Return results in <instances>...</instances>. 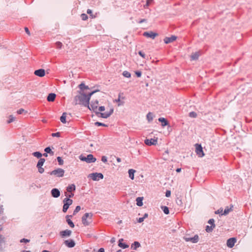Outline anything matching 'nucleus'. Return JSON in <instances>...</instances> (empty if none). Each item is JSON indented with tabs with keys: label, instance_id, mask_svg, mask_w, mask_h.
Here are the masks:
<instances>
[{
	"label": "nucleus",
	"instance_id": "dca6fc26",
	"mask_svg": "<svg viewBox=\"0 0 252 252\" xmlns=\"http://www.w3.org/2000/svg\"><path fill=\"white\" fill-rule=\"evenodd\" d=\"M177 38V37L174 35H172L171 37H166L164 39V42L166 44L171 43L175 41Z\"/></svg>",
	"mask_w": 252,
	"mask_h": 252
},
{
	"label": "nucleus",
	"instance_id": "2eb2a0df",
	"mask_svg": "<svg viewBox=\"0 0 252 252\" xmlns=\"http://www.w3.org/2000/svg\"><path fill=\"white\" fill-rule=\"evenodd\" d=\"M34 74L39 77H43L45 75V71L44 69H39L34 71Z\"/></svg>",
	"mask_w": 252,
	"mask_h": 252
},
{
	"label": "nucleus",
	"instance_id": "6ab92c4d",
	"mask_svg": "<svg viewBox=\"0 0 252 252\" xmlns=\"http://www.w3.org/2000/svg\"><path fill=\"white\" fill-rule=\"evenodd\" d=\"M201 55L200 51L192 53L190 58L192 60H196L198 59V57Z\"/></svg>",
	"mask_w": 252,
	"mask_h": 252
},
{
	"label": "nucleus",
	"instance_id": "f03ea898",
	"mask_svg": "<svg viewBox=\"0 0 252 252\" xmlns=\"http://www.w3.org/2000/svg\"><path fill=\"white\" fill-rule=\"evenodd\" d=\"M98 101L97 100H95L94 101H92L91 103L90 104V106L89 105L88 108L94 112H95L97 115H100V117L103 118H107L109 117L110 115V112H105V113H99L97 112L98 109Z\"/></svg>",
	"mask_w": 252,
	"mask_h": 252
},
{
	"label": "nucleus",
	"instance_id": "3c124183",
	"mask_svg": "<svg viewBox=\"0 0 252 252\" xmlns=\"http://www.w3.org/2000/svg\"><path fill=\"white\" fill-rule=\"evenodd\" d=\"M105 110V107L104 106H100L98 107L97 112L103 111Z\"/></svg>",
	"mask_w": 252,
	"mask_h": 252
},
{
	"label": "nucleus",
	"instance_id": "c756f323",
	"mask_svg": "<svg viewBox=\"0 0 252 252\" xmlns=\"http://www.w3.org/2000/svg\"><path fill=\"white\" fill-rule=\"evenodd\" d=\"M147 119L149 122H151L153 119V114L151 112H149L147 115Z\"/></svg>",
	"mask_w": 252,
	"mask_h": 252
},
{
	"label": "nucleus",
	"instance_id": "f704fd0d",
	"mask_svg": "<svg viewBox=\"0 0 252 252\" xmlns=\"http://www.w3.org/2000/svg\"><path fill=\"white\" fill-rule=\"evenodd\" d=\"M65 196L66 197V198H69L72 197L74 196V194L71 192H68V193L65 192Z\"/></svg>",
	"mask_w": 252,
	"mask_h": 252
},
{
	"label": "nucleus",
	"instance_id": "0eeeda50",
	"mask_svg": "<svg viewBox=\"0 0 252 252\" xmlns=\"http://www.w3.org/2000/svg\"><path fill=\"white\" fill-rule=\"evenodd\" d=\"M125 97L123 96V93H119L118 98L113 100L114 102L118 103V106H121L124 104L123 100Z\"/></svg>",
	"mask_w": 252,
	"mask_h": 252
},
{
	"label": "nucleus",
	"instance_id": "a211bd4d",
	"mask_svg": "<svg viewBox=\"0 0 252 252\" xmlns=\"http://www.w3.org/2000/svg\"><path fill=\"white\" fill-rule=\"evenodd\" d=\"M71 231L66 229L63 231H62L60 232V235L62 237H65L67 236H69L71 234Z\"/></svg>",
	"mask_w": 252,
	"mask_h": 252
},
{
	"label": "nucleus",
	"instance_id": "f8f14e48",
	"mask_svg": "<svg viewBox=\"0 0 252 252\" xmlns=\"http://www.w3.org/2000/svg\"><path fill=\"white\" fill-rule=\"evenodd\" d=\"M157 138H151L150 139H146L145 140V143L148 146L156 145L157 144Z\"/></svg>",
	"mask_w": 252,
	"mask_h": 252
},
{
	"label": "nucleus",
	"instance_id": "6e6552de",
	"mask_svg": "<svg viewBox=\"0 0 252 252\" xmlns=\"http://www.w3.org/2000/svg\"><path fill=\"white\" fill-rule=\"evenodd\" d=\"M89 177L94 181L98 180L100 179H103V176L101 173H94L89 175Z\"/></svg>",
	"mask_w": 252,
	"mask_h": 252
},
{
	"label": "nucleus",
	"instance_id": "680f3d73",
	"mask_svg": "<svg viewBox=\"0 0 252 252\" xmlns=\"http://www.w3.org/2000/svg\"><path fill=\"white\" fill-rule=\"evenodd\" d=\"M144 219L142 217V218H140L138 220V222H139V223H141V222H143L144 221Z\"/></svg>",
	"mask_w": 252,
	"mask_h": 252
},
{
	"label": "nucleus",
	"instance_id": "b1692460",
	"mask_svg": "<svg viewBox=\"0 0 252 252\" xmlns=\"http://www.w3.org/2000/svg\"><path fill=\"white\" fill-rule=\"evenodd\" d=\"M135 172V170H134V169H129L128 170V174H129V177L131 179V180H133L134 179V173Z\"/></svg>",
	"mask_w": 252,
	"mask_h": 252
},
{
	"label": "nucleus",
	"instance_id": "de8ad7c7",
	"mask_svg": "<svg viewBox=\"0 0 252 252\" xmlns=\"http://www.w3.org/2000/svg\"><path fill=\"white\" fill-rule=\"evenodd\" d=\"M138 54L141 57H142L143 59H145V57H146L145 54L143 52H142L141 51H140L138 52Z\"/></svg>",
	"mask_w": 252,
	"mask_h": 252
},
{
	"label": "nucleus",
	"instance_id": "7ed1b4c3",
	"mask_svg": "<svg viewBox=\"0 0 252 252\" xmlns=\"http://www.w3.org/2000/svg\"><path fill=\"white\" fill-rule=\"evenodd\" d=\"M93 214L87 213L82 218V222L85 226L90 225L92 222Z\"/></svg>",
	"mask_w": 252,
	"mask_h": 252
},
{
	"label": "nucleus",
	"instance_id": "bf43d9fd",
	"mask_svg": "<svg viewBox=\"0 0 252 252\" xmlns=\"http://www.w3.org/2000/svg\"><path fill=\"white\" fill-rule=\"evenodd\" d=\"M52 136L53 137H55V136L59 137L60 136V133L59 132L53 133L52 134Z\"/></svg>",
	"mask_w": 252,
	"mask_h": 252
},
{
	"label": "nucleus",
	"instance_id": "4d7b16f0",
	"mask_svg": "<svg viewBox=\"0 0 252 252\" xmlns=\"http://www.w3.org/2000/svg\"><path fill=\"white\" fill-rule=\"evenodd\" d=\"M171 195V192L170 190H167L165 193V196L167 197H170Z\"/></svg>",
	"mask_w": 252,
	"mask_h": 252
},
{
	"label": "nucleus",
	"instance_id": "6e6d98bb",
	"mask_svg": "<svg viewBox=\"0 0 252 252\" xmlns=\"http://www.w3.org/2000/svg\"><path fill=\"white\" fill-rule=\"evenodd\" d=\"M30 242V240L27 239H25V238H23V239H21L20 240V242L21 243H22V242L28 243V242Z\"/></svg>",
	"mask_w": 252,
	"mask_h": 252
},
{
	"label": "nucleus",
	"instance_id": "20e7f679",
	"mask_svg": "<svg viewBox=\"0 0 252 252\" xmlns=\"http://www.w3.org/2000/svg\"><path fill=\"white\" fill-rule=\"evenodd\" d=\"M80 159L82 161H85L88 163L94 162L96 161V158L92 154L88 155L86 157L81 156Z\"/></svg>",
	"mask_w": 252,
	"mask_h": 252
},
{
	"label": "nucleus",
	"instance_id": "393cba45",
	"mask_svg": "<svg viewBox=\"0 0 252 252\" xmlns=\"http://www.w3.org/2000/svg\"><path fill=\"white\" fill-rule=\"evenodd\" d=\"M140 247V244L137 241L134 242L131 245V248L134 250H136L137 248H139Z\"/></svg>",
	"mask_w": 252,
	"mask_h": 252
},
{
	"label": "nucleus",
	"instance_id": "aec40b11",
	"mask_svg": "<svg viewBox=\"0 0 252 252\" xmlns=\"http://www.w3.org/2000/svg\"><path fill=\"white\" fill-rule=\"evenodd\" d=\"M64 243L69 248H72L75 245L74 242L72 240H66Z\"/></svg>",
	"mask_w": 252,
	"mask_h": 252
},
{
	"label": "nucleus",
	"instance_id": "338daca9",
	"mask_svg": "<svg viewBox=\"0 0 252 252\" xmlns=\"http://www.w3.org/2000/svg\"><path fill=\"white\" fill-rule=\"evenodd\" d=\"M87 12L89 14H91L92 13V11L91 9H88Z\"/></svg>",
	"mask_w": 252,
	"mask_h": 252
},
{
	"label": "nucleus",
	"instance_id": "72a5a7b5",
	"mask_svg": "<svg viewBox=\"0 0 252 252\" xmlns=\"http://www.w3.org/2000/svg\"><path fill=\"white\" fill-rule=\"evenodd\" d=\"M32 155H33L34 157H36V158H41V156H42V154H41V153H40V152H34V153H33Z\"/></svg>",
	"mask_w": 252,
	"mask_h": 252
},
{
	"label": "nucleus",
	"instance_id": "603ef678",
	"mask_svg": "<svg viewBox=\"0 0 252 252\" xmlns=\"http://www.w3.org/2000/svg\"><path fill=\"white\" fill-rule=\"evenodd\" d=\"M101 160L103 162H106L107 161V158L105 156H102L101 158Z\"/></svg>",
	"mask_w": 252,
	"mask_h": 252
},
{
	"label": "nucleus",
	"instance_id": "5fc2aeb1",
	"mask_svg": "<svg viewBox=\"0 0 252 252\" xmlns=\"http://www.w3.org/2000/svg\"><path fill=\"white\" fill-rule=\"evenodd\" d=\"M135 74L138 77H140L142 75L141 72L139 71H136Z\"/></svg>",
	"mask_w": 252,
	"mask_h": 252
},
{
	"label": "nucleus",
	"instance_id": "5701e85b",
	"mask_svg": "<svg viewBox=\"0 0 252 252\" xmlns=\"http://www.w3.org/2000/svg\"><path fill=\"white\" fill-rule=\"evenodd\" d=\"M76 189V187L75 185L71 184L69 185L67 188L66 190L67 192H72V191H74Z\"/></svg>",
	"mask_w": 252,
	"mask_h": 252
},
{
	"label": "nucleus",
	"instance_id": "09e8293b",
	"mask_svg": "<svg viewBox=\"0 0 252 252\" xmlns=\"http://www.w3.org/2000/svg\"><path fill=\"white\" fill-rule=\"evenodd\" d=\"M81 18L83 20H86L88 19V16L85 14H82L81 15Z\"/></svg>",
	"mask_w": 252,
	"mask_h": 252
},
{
	"label": "nucleus",
	"instance_id": "4be33fe9",
	"mask_svg": "<svg viewBox=\"0 0 252 252\" xmlns=\"http://www.w3.org/2000/svg\"><path fill=\"white\" fill-rule=\"evenodd\" d=\"M158 120L161 123V126L162 127H164L168 125V121L164 118H159Z\"/></svg>",
	"mask_w": 252,
	"mask_h": 252
},
{
	"label": "nucleus",
	"instance_id": "58836bf2",
	"mask_svg": "<svg viewBox=\"0 0 252 252\" xmlns=\"http://www.w3.org/2000/svg\"><path fill=\"white\" fill-rule=\"evenodd\" d=\"M208 223L210 224L213 227H215V220L213 219H210L208 221Z\"/></svg>",
	"mask_w": 252,
	"mask_h": 252
},
{
	"label": "nucleus",
	"instance_id": "37998d69",
	"mask_svg": "<svg viewBox=\"0 0 252 252\" xmlns=\"http://www.w3.org/2000/svg\"><path fill=\"white\" fill-rule=\"evenodd\" d=\"M231 210V208H228V207H227L226 208H225V209H224V212L222 214L223 215H227V214L229 213V212Z\"/></svg>",
	"mask_w": 252,
	"mask_h": 252
},
{
	"label": "nucleus",
	"instance_id": "4468645a",
	"mask_svg": "<svg viewBox=\"0 0 252 252\" xmlns=\"http://www.w3.org/2000/svg\"><path fill=\"white\" fill-rule=\"evenodd\" d=\"M236 242V239L235 238H231L227 240L226 244L228 247L231 248L234 246Z\"/></svg>",
	"mask_w": 252,
	"mask_h": 252
},
{
	"label": "nucleus",
	"instance_id": "774afa93",
	"mask_svg": "<svg viewBox=\"0 0 252 252\" xmlns=\"http://www.w3.org/2000/svg\"><path fill=\"white\" fill-rule=\"evenodd\" d=\"M148 216V214L147 213H145L143 216V217H142L143 218H144V219H145V218H147Z\"/></svg>",
	"mask_w": 252,
	"mask_h": 252
},
{
	"label": "nucleus",
	"instance_id": "8fccbe9b",
	"mask_svg": "<svg viewBox=\"0 0 252 252\" xmlns=\"http://www.w3.org/2000/svg\"><path fill=\"white\" fill-rule=\"evenodd\" d=\"M38 168V172L40 173H43L44 171V169L42 167V166H40V167H37Z\"/></svg>",
	"mask_w": 252,
	"mask_h": 252
},
{
	"label": "nucleus",
	"instance_id": "864d4df0",
	"mask_svg": "<svg viewBox=\"0 0 252 252\" xmlns=\"http://www.w3.org/2000/svg\"><path fill=\"white\" fill-rule=\"evenodd\" d=\"M25 111L24 109H23V108H21L19 110H18L17 111V113L18 114H22Z\"/></svg>",
	"mask_w": 252,
	"mask_h": 252
},
{
	"label": "nucleus",
	"instance_id": "423d86ee",
	"mask_svg": "<svg viewBox=\"0 0 252 252\" xmlns=\"http://www.w3.org/2000/svg\"><path fill=\"white\" fill-rule=\"evenodd\" d=\"M63 201L64 205L63 206V211L65 213L69 208V206L72 204L73 201L69 198H65Z\"/></svg>",
	"mask_w": 252,
	"mask_h": 252
},
{
	"label": "nucleus",
	"instance_id": "2f4dec72",
	"mask_svg": "<svg viewBox=\"0 0 252 252\" xmlns=\"http://www.w3.org/2000/svg\"><path fill=\"white\" fill-rule=\"evenodd\" d=\"M154 0H147L146 3L145 5H144V7L145 8H148V7L153 2Z\"/></svg>",
	"mask_w": 252,
	"mask_h": 252
},
{
	"label": "nucleus",
	"instance_id": "e2e57ef3",
	"mask_svg": "<svg viewBox=\"0 0 252 252\" xmlns=\"http://www.w3.org/2000/svg\"><path fill=\"white\" fill-rule=\"evenodd\" d=\"M146 21V20L145 19H141L140 21H138V23L139 24L142 23L143 22H145Z\"/></svg>",
	"mask_w": 252,
	"mask_h": 252
},
{
	"label": "nucleus",
	"instance_id": "c85d7f7f",
	"mask_svg": "<svg viewBox=\"0 0 252 252\" xmlns=\"http://www.w3.org/2000/svg\"><path fill=\"white\" fill-rule=\"evenodd\" d=\"M66 113H63L62 114V116L60 118L61 121L63 124L66 123Z\"/></svg>",
	"mask_w": 252,
	"mask_h": 252
},
{
	"label": "nucleus",
	"instance_id": "39448f33",
	"mask_svg": "<svg viewBox=\"0 0 252 252\" xmlns=\"http://www.w3.org/2000/svg\"><path fill=\"white\" fill-rule=\"evenodd\" d=\"M64 174V170L62 168H58L50 173L51 175H54L58 177H62Z\"/></svg>",
	"mask_w": 252,
	"mask_h": 252
},
{
	"label": "nucleus",
	"instance_id": "69168bd1",
	"mask_svg": "<svg viewBox=\"0 0 252 252\" xmlns=\"http://www.w3.org/2000/svg\"><path fill=\"white\" fill-rule=\"evenodd\" d=\"M98 252H104V249L103 248H100L98 250Z\"/></svg>",
	"mask_w": 252,
	"mask_h": 252
},
{
	"label": "nucleus",
	"instance_id": "4c0bfd02",
	"mask_svg": "<svg viewBox=\"0 0 252 252\" xmlns=\"http://www.w3.org/2000/svg\"><path fill=\"white\" fill-rule=\"evenodd\" d=\"M162 210H163V212L165 214L167 215L169 213V209L167 207L164 206V207H162Z\"/></svg>",
	"mask_w": 252,
	"mask_h": 252
},
{
	"label": "nucleus",
	"instance_id": "49530a36",
	"mask_svg": "<svg viewBox=\"0 0 252 252\" xmlns=\"http://www.w3.org/2000/svg\"><path fill=\"white\" fill-rule=\"evenodd\" d=\"M56 45L57 48L61 49L62 47V43L61 42H57L56 43Z\"/></svg>",
	"mask_w": 252,
	"mask_h": 252
},
{
	"label": "nucleus",
	"instance_id": "f3484780",
	"mask_svg": "<svg viewBox=\"0 0 252 252\" xmlns=\"http://www.w3.org/2000/svg\"><path fill=\"white\" fill-rule=\"evenodd\" d=\"M51 194L53 197L57 198L60 195V192L57 189H53L51 190Z\"/></svg>",
	"mask_w": 252,
	"mask_h": 252
},
{
	"label": "nucleus",
	"instance_id": "c9c22d12",
	"mask_svg": "<svg viewBox=\"0 0 252 252\" xmlns=\"http://www.w3.org/2000/svg\"><path fill=\"white\" fill-rule=\"evenodd\" d=\"M66 221L68 225L72 228L74 227V224L73 222L69 219H66Z\"/></svg>",
	"mask_w": 252,
	"mask_h": 252
},
{
	"label": "nucleus",
	"instance_id": "ea45409f",
	"mask_svg": "<svg viewBox=\"0 0 252 252\" xmlns=\"http://www.w3.org/2000/svg\"><path fill=\"white\" fill-rule=\"evenodd\" d=\"M9 120L8 121H7V123L8 124H9L13 121H15V118L14 117H13L12 115H10L9 117Z\"/></svg>",
	"mask_w": 252,
	"mask_h": 252
},
{
	"label": "nucleus",
	"instance_id": "c03bdc74",
	"mask_svg": "<svg viewBox=\"0 0 252 252\" xmlns=\"http://www.w3.org/2000/svg\"><path fill=\"white\" fill-rule=\"evenodd\" d=\"M81 210V207L80 206H76L75 209L73 212V215H75L77 213H78Z\"/></svg>",
	"mask_w": 252,
	"mask_h": 252
},
{
	"label": "nucleus",
	"instance_id": "a878e982",
	"mask_svg": "<svg viewBox=\"0 0 252 252\" xmlns=\"http://www.w3.org/2000/svg\"><path fill=\"white\" fill-rule=\"evenodd\" d=\"M143 197H137L136 199V204L138 206H141L143 205Z\"/></svg>",
	"mask_w": 252,
	"mask_h": 252
},
{
	"label": "nucleus",
	"instance_id": "e433bc0d",
	"mask_svg": "<svg viewBox=\"0 0 252 252\" xmlns=\"http://www.w3.org/2000/svg\"><path fill=\"white\" fill-rule=\"evenodd\" d=\"M214 228H215V227H213L212 226H209L207 225L206 227V231L207 232H210L213 231Z\"/></svg>",
	"mask_w": 252,
	"mask_h": 252
},
{
	"label": "nucleus",
	"instance_id": "cd10ccee",
	"mask_svg": "<svg viewBox=\"0 0 252 252\" xmlns=\"http://www.w3.org/2000/svg\"><path fill=\"white\" fill-rule=\"evenodd\" d=\"M45 160L44 158H40L39 159V160H38V163L37 164V167H40V166H42V165H43L44 162H45Z\"/></svg>",
	"mask_w": 252,
	"mask_h": 252
},
{
	"label": "nucleus",
	"instance_id": "0e129e2a",
	"mask_svg": "<svg viewBox=\"0 0 252 252\" xmlns=\"http://www.w3.org/2000/svg\"><path fill=\"white\" fill-rule=\"evenodd\" d=\"M222 212V210H221L220 211V210H217L215 212L216 214H219L221 213Z\"/></svg>",
	"mask_w": 252,
	"mask_h": 252
},
{
	"label": "nucleus",
	"instance_id": "052dcab7",
	"mask_svg": "<svg viewBox=\"0 0 252 252\" xmlns=\"http://www.w3.org/2000/svg\"><path fill=\"white\" fill-rule=\"evenodd\" d=\"M79 86L81 89H83L84 88H88V87H86L85 85L83 83L81 84Z\"/></svg>",
	"mask_w": 252,
	"mask_h": 252
},
{
	"label": "nucleus",
	"instance_id": "473e14b6",
	"mask_svg": "<svg viewBox=\"0 0 252 252\" xmlns=\"http://www.w3.org/2000/svg\"><path fill=\"white\" fill-rule=\"evenodd\" d=\"M123 75L125 77H126V78H130L131 77L130 73L129 72L127 71H124L123 73Z\"/></svg>",
	"mask_w": 252,
	"mask_h": 252
},
{
	"label": "nucleus",
	"instance_id": "1a4fd4ad",
	"mask_svg": "<svg viewBox=\"0 0 252 252\" xmlns=\"http://www.w3.org/2000/svg\"><path fill=\"white\" fill-rule=\"evenodd\" d=\"M184 239L186 242L190 241V242H191L193 243H197L198 241L199 237H198V236L197 235H195L193 237H189L185 236V237H184Z\"/></svg>",
	"mask_w": 252,
	"mask_h": 252
},
{
	"label": "nucleus",
	"instance_id": "9b49d317",
	"mask_svg": "<svg viewBox=\"0 0 252 252\" xmlns=\"http://www.w3.org/2000/svg\"><path fill=\"white\" fill-rule=\"evenodd\" d=\"M196 154L200 157H202L204 156L202 148L200 145H196Z\"/></svg>",
	"mask_w": 252,
	"mask_h": 252
},
{
	"label": "nucleus",
	"instance_id": "bb28decb",
	"mask_svg": "<svg viewBox=\"0 0 252 252\" xmlns=\"http://www.w3.org/2000/svg\"><path fill=\"white\" fill-rule=\"evenodd\" d=\"M123 241V239H121L119 240V246L123 248V249H125V248H128V246L125 243H123L121 242V241Z\"/></svg>",
	"mask_w": 252,
	"mask_h": 252
},
{
	"label": "nucleus",
	"instance_id": "f257e3e1",
	"mask_svg": "<svg viewBox=\"0 0 252 252\" xmlns=\"http://www.w3.org/2000/svg\"><path fill=\"white\" fill-rule=\"evenodd\" d=\"M95 92H92L86 95L83 93H80L75 97V104H83L85 106L89 107V101L91 96Z\"/></svg>",
	"mask_w": 252,
	"mask_h": 252
},
{
	"label": "nucleus",
	"instance_id": "7c9ffc66",
	"mask_svg": "<svg viewBox=\"0 0 252 252\" xmlns=\"http://www.w3.org/2000/svg\"><path fill=\"white\" fill-rule=\"evenodd\" d=\"M45 152H46V153H49L51 154V155H54V152L51 150L50 147H47L44 150Z\"/></svg>",
	"mask_w": 252,
	"mask_h": 252
},
{
	"label": "nucleus",
	"instance_id": "79ce46f5",
	"mask_svg": "<svg viewBox=\"0 0 252 252\" xmlns=\"http://www.w3.org/2000/svg\"><path fill=\"white\" fill-rule=\"evenodd\" d=\"M189 116L191 118H196L197 114L194 112H191L189 113Z\"/></svg>",
	"mask_w": 252,
	"mask_h": 252
},
{
	"label": "nucleus",
	"instance_id": "412c9836",
	"mask_svg": "<svg viewBox=\"0 0 252 252\" xmlns=\"http://www.w3.org/2000/svg\"><path fill=\"white\" fill-rule=\"evenodd\" d=\"M56 95L55 94L51 93L49 94L47 96V100L49 102H53L55 100Z\"/></svg>",
	"mask_w": 252,
	"mask_h": 252
},
{
	"label": "nucleus",
	"instance_id": "13d9d810",
	"mask_svg": "<svg viewBox=\"0 0 252 252\" xmlns=\"http://www.w3.org/2000/svg\"><path fill=\"white\" fill-rule=\"evenodd\" d=\"M25 31L29 35H31V33H30V31L29 30L28 28L27 27H25Z\"/></svg>",
	"mask_w": 252,
	"mask_h": 252
},
{
	"label": "nucleus",
	"instance_id": "a19ab883",
	"mask_svg": "<svg viewBox=\"0 0 252 252\" xmlns=\"http://www.w3.org/2000/svg\"><path fill=\"white\" fill-rule=\"evenodd\" d=\"M57 160H58L59 165H62L63 164V160L62 159L61 157H57Z\"/></svg>",
	"mask_w": 252,
	"mask_h": 252
},
{
	"label": "nucleus",
	"instance_id": "9d476101",
	"mask_svg": "<svg viewBox=\"0 0 252 252\" xmlns=\"http://www.w3.org/2000/svg\"><path fill=\"white\" fill-rule=\"evenodd\" d=\"M143 35L146 37L154 39L156 36L158 35V34L151 31L149 32H144Z\"/></svg>",
	"mask_w": 252,
	"mask_h": 252
},
{
	"label": "nucleus",
	"instance_id": "a18cd8bd",
	"mask_svg": "<svg viewBox=\"0 0 252 252\" xmlns=\"http://www.w3.org/2000/svg\"><path fill=\"white\" fill-rule=\"evenodd\" d=\"M94 125L96 126H107V125H106L105 124L103 123H101L100 122H95L94 123Z\"/></svg>",
	"mask_w": 252,
	"mask_h": 252
},
{
	"label": "nucleus",
	"instance_id": "ddd939ff",
	"mask_svg": "<svg viewBox=\"0 0 252 252\" xmlns=\"http://www.w3.org/2000/svg\"><path fill=\"white\" fill-rule=\"evenodd\" d=\"M2 230V227L0 224V231ZM5 242L4 238L0 234V250L5 248Z\"/></svg>",
	"mask_w": 252,
	"mask_h": 252
}]
</instances>
